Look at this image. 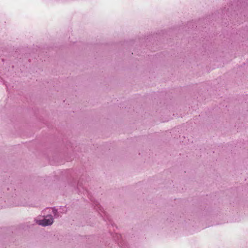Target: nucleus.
<instances>
[{
  "label": "nucleus",
  "mask_w": 248,
  "mask_h": 248,
  "mask_svg": "<svg viewBox=\"0 0 248 248\" xmlns=\"http://www.w3.org/2000/svg\"><path fill=\"white\" fill-rule=\"evenodd\" d=\"M53 222L54 219L51 215H47L43 219L36 220L37 224L44 227L50 226Z\"/></svg>",
  "instance_id": "1"
},
{
  "label": "nucleus",
  "mask_w": 248,
  "mask_h": 248,
  "mask_svg": "<svg viewBox=\"0 0 248 248\" xmlns=\"http://www.w3.org/2000/svg\"><path fill=\"white\" fill-rule=\"evenodd\" d=\"M52 212L54 214V216L55 218H58L59 217V215L58 214V210L56 209L55 207L52 208Z\"/></svg>",
  "instance_id": "2"
}]
</instances>
